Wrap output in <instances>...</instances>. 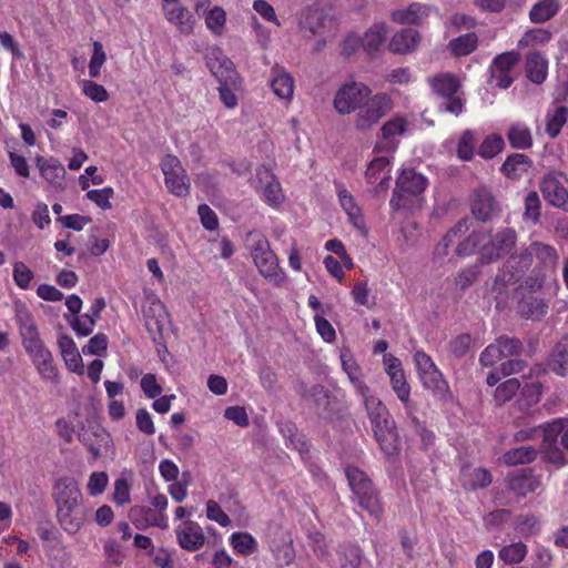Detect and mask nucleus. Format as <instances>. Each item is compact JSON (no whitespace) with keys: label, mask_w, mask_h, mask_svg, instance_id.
<instances>
[{"label":"nucleus","mask_w":568,"mask_h":568,"mask_svg":"<svg viewBox=\"0 0 568 568\" xmlns=\"http://www.w3.org/2000/svg\"><path fill=\"white\" fill-rule=\"evenodd\" d=\"M52 498L61 527L70 535L77 534L85 521V514L80 508L82 493L78 481L68 476L58 478L53 484Z\"/></svg>","instance_id":"1"},{"label":"nucleus","mask_w":568,"mask_h":568,"mask_svg":"<svg viewBox=\"0 0 568 568\" xmlns=\"http://www.w3.org/2000/svg\"><path fill=\"white\" fill-rule=\"evenodd\" d=\"M532 255L537 257L544 268L555 270L558 262V254L555 247L545 243L532 242L528 248L516 251L506 261L504 267L496 276V287L499 292L503 286H506L505 281L507 276H509V281L513 278L518 280L520 274L529 268L532 263Z\"/></svg>","instance_id":"2"},{"label":"nucleus","mask_w":568,"mask_h":568,"mask_svg":"<svg viewBox=\"0 0 568 568\" xmlns=\"http://www.w3.org/2000/svg\"><path fill=\"white\" fill-rule=\"evenodd\" d=\"M540 434H542L540 450L544 458L549 463L562 465L565 455L561 447L568 450V415L555 418L542 427L521 429L516 433L515 439L527 440L537 438Z\"/></svg>","instance_id":"3"},{"label":"nucleus","mask_w":568,"mask_h":568,"mask_svg":"<svg viewBox=\"0 0 568 568\" xmlns=\"http://www.w3.org/2000/svg\"><path fill=\"white\" fill-rule=\"evenodd\" d=\"M357 392L364 398V404L371 420L374 437L381 449L388 456L394 455L398 450V436L395 423L390 417L388 409L367 387L357 383Z\"/></svg>","instance_id":"4"},{"label":"nucleus","mask_w":568,"mask_h":568,"mask_svg":"<svg viewBox=\"0 0 568 568\" xmlns=\"http://www.w3.org/2000/svg\"><path fill=\"white\" fill-rule=\"evenodd\" d=\"M516 242V233L511 229H505L494 237L490 235L475 232L466 239L465 243L458 244L456 254L467 256L479 253L483 258L491 261L508 252Z\"/></svg>","instance_id":"5"},{"label":"nucleus","mask_w":568,"mask_h":568,"mask_svg":"<svg viewBox=\"0 0 568 568\" xmlns=\"http://www.w3.org/2000/svg\"><path fill=\"white\" fill-rule=\"evenodd\" d=\"M428 184L427 179L413 169L402 171L396 180V187L390 200L394 210L409 211L420 209L424 202L423 193Z\"/></svg>","instance_id":"6"},{"label":"nucleus","mask_w":568,"mask_h":568,"mask_svg":"<svg viewBox=\"0 0 568 568\" xmlns=\"http://www.w3.org/2000/svg\"><path fill=\"white\" fill-rule=\"evenodd\" d=\"M250 253L260 275L266 282L275 287H283L286 284L287 275L281 267L280 260L265 236H255L250 246Z\"/></svg>","instance_id":"7"},{"label":"nucleus","mask_w":568,"mask_h":568,"mask_svg":"<svg viewBox=\"0 0 568 568\" xmlns=\"http://www.w3.org/2000/svg\"><path fill=\"white\" fill-rule=\"evenodd\" d=\"M390 108L386 94H372L366 85L357 84V126L371 125Z\"/></svg>","instance_id":"8"},{"label":"nucleus","mask_w":568,"mask_h":568,"mask_svg":"<svg viewBox=\"0 0 568 568\" xmlns=\"http://www.w3.org/2000/svg\"><path fill=\"white\" fill-rule=\"evenodd\" d=\"M414 362L424 387L442 399L449 398L448 384L433 359L426 353L417 351L414 355Z\"/></svg>","instance_id":"9"},{"label":"nucleus","mask_w":568,"mask_h":568,"mask_svg":"<svg viewBox=\"0 0 568 568\" xmlns=\"http://www.w3.org/2000/svg\"><path fill=\"white\" fill-rule=\"evenodd\" d=\"M160 165L168 191L179 197L187 196L191 184L181 161L175 155L166 154L162 158Z\"/></svg>","instance_id":"10"},{"label":"nucleus","mask_w":568,"mask_h":568,"mask_svg":"<svg viewBox=\"0 0 568 568\" xmlns=\"http://www.w3.org/2000/svg\"><path fill=\"white\" fill-rule=\"evenodd\" d=\"M525 272L520 274L518 280L513 278L509 281V276L506 277V286H503L501 291L496 287V281L493 285V291L496 294L495 298L497 305L507 304L510 294L513 295H526L538 292L545 283V274L539 271H532L524 282L519 283Z\"/></svg>","instance_id":"11"},{"label":"nucleus","mask_w":568,"mask_h":568,"mask_svg":"<svg viewBox=\"0 0 568 568\" xmlns=\"http://www.w3.org/2000/svg\"><path fill=\"white\" fill-rule=\"evenodd\" d=\"M142 313L145 326L152 334H161L170 324V314L166 306L153 292L145 293Z\"/></svg>","instance_id":"12"},{"label":"nucleus","mask_w":568,"mask_h":568,"mask_svg":"<svg viewBox=\"0 0 568 568\" xmlns=\"http://www.w3.org/2000/svg\"><path fill=\"white\" fill-rule=\"evenodd\" d=\"M519 61V54L509 51L497 55L489 68V83L499 89H507L514 82V68Z\"/></svg>","instance_id":"13"},{"label":"nucleus","mask_w":568,"mask_h":568,"mask_svg":"<svg viewBox=\"0 0 568 568\" xmlns=\"http://www.w3.org/2000/svg\"><path fill=\"white\" fill-rule=\"evenodd\" d=\"M252 184L261 190L265 202L271 206H278L284 201V193L280 182L276 180L272 171L266 166L256 169Z\"/></svg>","instance_id":"14"},{"label":"nucleus","mask_w":568,"mask_h":568,"mask_svg":"<svg viewBox=\"0 0 568 568\" xmlns=\"http://www.w3.org/2000/svg\"><path fill=\"white\" fill-rule=\"evenodd\" d=\"M18 322L22 345L30 359H33L49 349L41 341L36 323L28 312L20 313L18 315Z\"/></svg>","instance_id":"15"},{"label":"nucleus","mask_w":568,"mask_h":568,"mask_svg":"<svg viewBox=\"0 0 568 568\" xmlns=\"http://www.w3.org/2000/svg\"><path fill=\"white\" fill-rule=\"evenodd\" d=\"M18 322L22 345L30 359H33L49 349L41 341L36 323L28 312L20 313L18 315Z\"/></svg>","instance_id":"16"},{"label":"nucleus","mask_w":568,"mask_h":568,"mask_svg":"<svg viewBox=\"0 0 568 568\" xmlns=\"http://www.w3.org/2000/svg\"><path fill=\"white\" fill-rule=\"evenodd\" d=\"M519 351L520 343L517 339L500 337L481 352L479 361L484 366H494L498 362L518 354Z\"/></svg>","instance_id":"17"},{"label":"nucleus","mask_w":568,"mask_h":568,"mask_svg":"<svg viewBox=\"0 0 568 568\" xmlns=\"http://www.w3.org/2000/svg\"><path fill=\"white\" fill-rule=\"evenodd\" d=\"M207 67L220 84H240L233 62L220 49H213L207 55Z\"/></svg>","instance_id":"18"},{"label":"nucleus","mask_w":568,"mask_h":568,"mask_svg":"<svg viewBox=\"0 0 568 568\" xmlns=\"http://www.w3.org/2000/svg\"><path fill=\"white\" fill-rule=\"evenodd\" d=\"M162 10L165 19L174 24L181 33L190 34L193 32L195 19L179 0H163Z\"/></svg>","instance_id":"19"},{"label":"nucleus","mask_w":568,"mask_h":568,"mask_svg":"<svg viewBox=\"0 0 568 568\" xmlns=\"http://www.w3.org/2000/svg\"><path fill=\"white\" fill-rule=\"evenodd\" d=\"M357 504L371 516H378L382 511V503L372 480L357 470Z\"/></svg>","instance_id":"20"},{"label":"nucleus","mask_w":568,"mask_h":568,"mask_svg":"<svg viewBox=\"0 0 568 568\" xmlns=\"http://www.w3.org/2000/svg\"><path fill=\"white\" fill-rule=\"evenodd\" d=\"M366 179L375 192L387 190L392 180V161L389 155L376 156L369 163Z\"/></svg>","instance_id":"21"},{"label":"nucleus","mask_w":568,"mask_h":568,"mask_svg":"<svg viewBox=\"0 0 568 568\" xmlns=\"http://www.w3.org/2000/svg\"><path fill=\"white\" fill-rule=\"evenodd\" d=\"M407 122L403 116H395L387 121L381 130V138L376 144L377 151L394 152L399 138L406 132Z\"/></svg>","instance_id":"22"},{"label":"nucleus","mask_w":568,"mask_h":568,"mask_svg":"<svg viewBox=\"0 0 568 568\" xmlns=\"http://www.w3.org/2000/svg\"><path fill=\"white\" fill-rule=\"evenodd\" d=\"M179 545L189 551L200 549L205 542V536L201 526L195 521H184L176 528Z\"/></svg>","instance_id":"23"},{"label":"nucleus","mask_w":568,"mask_h":568,"mask_svg":"<svg viewBox=\"0 0 568 568\" xmlns=\"http://www.w3.org/2000/svg\"><path fill=\"white\" fill-rule=\"evenodd\" d=\"M270 85L273 93L282 101L291 102L294 94L295 81L293 75L281 67L271 70Z\"/></svg>","instance_id":"24"},{"label":"nucleus","mask_w":568,"mask_h":568,"mask_svg":"<svg viewBox=\"0 0 568 568\" xmlns=\"http://www.w3.org/2000/svg\"><path fill=\"white\" fill-rule=\"evenodd\" d=\"M36 166L43 180H45L50 185L54 187H62L65 178V169L58 159L53 156L44 158L37 155Z\"/></svg>","instance_id":"25"},{"label":"nucleus","mask_w":568,"mask_h":568,"mask_svg":"<svg viewBox=\"0 0 568 568\" xmlns=\"http://www.w3.org/2000/svg\"><path fill=\"white\" fill-rule=\"evenodd\" d=\"M58 346L67 368L72 373L83 375L84 364L78 346L72 337L68 335H61L58 339Z\"/></svg>","instance_id":"26"},{"label":"nucleus","mask_w":568,"mask_h":568,"mask_svg":"<svg viewBox=\"0 0 568 568\" xmlns=\"http://www.w3.org/2000/svg\"><path fill=\"white\" fill-rule=\"evenodd\" d=\"M432 12V7L419 2H414L407 8L398 9L392 12V20L399 24H422Z\"/></svg>","instance_id":"27"},{"label":"nucleus","mask_w":568,"mask_h":568,"mask_svg":"<svg viewBox=\"0 0 568 568\" xmlns=\"http://www.w3.org/2000/svg\"><path fill=\"white\" fill-rule=\"evenodd\" d=\"M468 231V223L466 220L459 221L453 229H450L447 234L442 239V241L438 243L434 251V257L437 261H443L445 257L448 256L450 248L460 243H465V241H462V237L466 234ZM457 247H455L456 250Z\"/></svg>","instance_id":"28"},{"label":"nucleus","mask_w":568,"mask_h":568,"mask_svg":"<svg viewBox=\"0 0 568 568\" xmlns=\"http://www.w3.org/2000/svg\"><path fill=\"white\" fill-rule=\"evenodd\" d=\"M541 192L550 204L564 209L568 206V191L555 175L545 176L541 183Z\"/></svg>","instance_id":"29"},{"label":"nucleus","mask_w":568,"mask_h":568,"mask_svg":"<svg viewBox=\"0 0 568 568\" xmlns=\"http://www.w3.org/2000/svg\"><path fill=\"white\" fill-rule=\"evenodd\" d=\"M548 367L558 376H568V334L555 344L548 357Z\"/></svg>","instance_id":"30"},{"label":"nucleus","mask_w":568,"mask_h":568,"mask_svg":"<svg viewBox=\"0 0 568 568\" xmlns=\"http://www.w3.org/2000/svg\"><path fill=\"white\" fill-rule=\"evenodd\" d=\"M419 41L420 34L417 30L403 29L392 37L388 49L394 53L406 54L414 51Z\"/></svg>","instance_id":"31"},{"label":"nucleus","mask_w":568,"mask_h":568,"mask_svg":"<svg viewBox=\"0 0 568 568\" xmlns=\"http://www.w3.org/2000/svg\"><path fill=\"white\" fill-rule=\"evenodd\" d=\"M518 303V312L526 318H539L547 312V304L534 294L513 295Z\"/></svg>","instance_id":"32"},{"label":"nucleus","mask_w":568,"mask_h":568,"mask_svg":"<svg viewBox=\"0 0 568 568\" xmlns=\"http://www.w3.org/2000/svg\"><path fill=\"white\" fill-rule=\"evenodd\" d=\"M471 212L477 220L487 221L489 220L496 212L497 205L487 190H478L473 199L471 203Z\"/></svg>","instance_id":"33"},{"label":"nucleus","mask_w":568,"mask_h":568,"mask_svg":"<svg viewBox=\"0 0 568 568\" xmlns=\"http://www.w3.org/2000/svg\"><path fill=\"white\" fill-rule=\"evenodd\" d=\"M540 486V479L527 471H518L508 477V487L518 496L534 493Z\"/></svg>","instance_id":"34"},{"label":"nucleus","mask_w":568,"mask_h":568,"mask_svg":"<svg viewBox=\"0 0 568 568\" xmlns=\"http://www.w3.org/2000/svg\"><path fill=\"white\" fill-rule=\"evenodd\" d=\"M429 85L436 94L452 98L460 88V81L450 73H440L429 80Z\"/></svg>","instance_id":"35"},{"label":"nucleus","mask_w":568,"mask_h":568,"mask_svg":"<svg viewBox=\"0 0 568 568\" xmlns=\"http://www.w3.org/2000/svg\"><path fill=\"white\" fill-rule=\"evenodd\" d=\"M206 29L214 36H222L226 30L227 13L221 6H213L202 16Z\"/></svg>","instance_id":"36"},{"label":"nucleus","mask_w":568,"mask_h":568,"mask_svg":"<svg viewBox=\"0 0 568 568\" xmlns=\"http://www.w3.org/2000/svg\"><path fill=\"white\" fill-rule=\"evenodd\" d=\"M229 542L234 552L241 556H250L258 549L256 538L247 531L233 532L229 538Z\"/></svg>","instance_id":"37"},{"label":"nucleus","mask_w":568,"mask_h":568,"mask_svg":"<svg viewBox=\"0 0 568 568\" xmlns=\"http://www.w3.org/2000/svg\"><path fill=\"white\" fill-rule=\"evenodd\" d=\"M568 119V109L564 105L549 108L546 114L545 130L550 138H556Z\"/></svg>","instance_id":"38"},{"label":"nucleus","mask_w":568,"mask_h":568,"mask_svg":"<svg viewBox=\"0 0 568 568\" xmlns=\"http://www.w3.org/2000/svg\"><path fill=\"white\" fill-rule=\"evenodd\" d=\"M531 166L530 160L525 154H513L506 159L501 166L503 173L509 179H519Z\"/></svg>","instance_id":"39"},{"label":"nucleus","mask_w":568,"mask_h":568,"mask_svg":"<svg viewBox=\"0 0 568 568\" xmlns=\"http://www.w3.org/2000/svg\"><path fill=\"white\" fill-rule=\"evenodd\" d=\"M560 9L558 0H539L529 12V18L534 23H544L550 20Z\"/></svg>","instance_id":"40"},{"label":"nucleus","mask_w":568,"mask_h":568,"mask_svg":"<svg viewBox=\"0 0 568 568\" xmlns=\"http://www.w3.org/2000/svg\"><path fill=\"white\" fill-rule=\"evenodd\" d=\"M334 106L341 114H348L355 109V83L349 82L339 88L334 99Z\"/></svg>","instance_id":"41"},{"label":"nucleus","mask_w":568,"mask_h":568,"mask_svg":"<svg viewBox=\"0 0 568 568\" xmlns=\"http://www.w3.org/2000/svg\"><path fill=\"white\" fill-rule=\"evenodd\" d=\"M386 33L387 29L385 23H376L371 27L362 40L364 50L369 54L377 52L384 42Z\"/></svg>","instance_id":"42"},{"label":"nucleus","mask_w":568,"mask_h":568,"mask_svg":"<svg viewBox=\"0 0 568 568\" xmlns=\"http://www.w3.org/2000/svg\"><path fill=\"white\" fill-rule=\"evenodd\" d=\"M462 479L466 487L484 488L491 483V475L485 468H464Z\"/></svg>","instance_id":"43"},{"label":"nucleus","mask_w":568,"mask_h":568,"mask_svg":"<svg viewBox=\"0 0 568 568\" xmlns=\"http://www.w3.org/2000/svg\"><path fill=\"white\" fill-rule=\"evenodd\" d=\"M527 75L535 83L545 81L548 70V61L539 53H532L527 59Z\"/></svg>","instance_id":"44"},{"label":"nucleus","mask_w":568,"mask_h":568,"mask_svg":"<svg viewBox=\"0 0 568 568\" xmlns=\"http://www.w3.org/2000/svg\"><path fill=\"white\" fill-rule=\"evenodd\" d=\"M537 450L531 446H520L504 454V463L509 466L529 464L537 458Z\"/></svg>","instance_id":"45"},{"label":"nucleus","mask_w":568,"mask_h":568,"mask_svg":"<svg viewBox=\"0 0 568 568\" xmlns=\"http://www.w3.org/2000/svg\"><path fill=\"white\" fill-rule=\"evenodd\" d=\"M132 478L131 474H123L113 483L112 500L118 506H124L131 503Z\"/></svg>","instance_id":"46"},{"label":"nucleus","mask_w":568,"mask_h":568,"mask_svg":"<svg viewBox=\"0 0 568 568\" xmlns=\"http://www.w3.org/2000/svg\"><path fill=\"white\" fill-rule=\"evenodd\" d=\"M527 552V546L523 541H516L501 547L498 551V558L505 565H515L521 562Z\"/></svg>","instance_id":"47"},{"label":"nucleus","mask_w":568,"mask_h":568,"mask_svg":"<svg viewBox=\"0 0 568 568\" xmlns=\"http://www.w3.org/2000/svg\"><path fill=\"white\" fill-rule=\"evenodd\" d=\"M508 140L515 149H529L532 145V136L529 128L523 123L514 124L508 131Z\"/></svg>","instance_id":"48"},{"label":"nucleus","mask_w":568,"mask_h":568,"mask_svg":"<svg viewBox=\"0 0 568 568\" xmlns=\"http://www.w3.org/2000/svg\"><path fill=\"white\" fill-rule=\"evenodd\" d=\"M478 44V38L475 33H466L458 38L453 39L449 42V49L454 55H467L470 54Z\"/></svg>","instance_id":"49"},{"label":"nucleus","mask_w":568,"mask_h":568,"mask_svg":"<svg viewBox=\"0 0 568 568\" xmlns=\"http://www.w3.org/2000/svg\"><path fill=\"white\" fill-rule=\"evenodd\" d=\"M106 62V53L101 42L94 41L92 43V54L89 61L88 70L91 79L101 75V69Z\"/></svg>","instance_id":"50"},{"label":"nucleus","mask_w":568,"mask_h":568,"mask_svg":"<svg viewBox=\"0 0 568 568\" xmlns=\"http://www.w3.org/2000/svg\"><path fill=\"white\" fill-rule=\"evenodd\" d=\"M113 195L114 190L111 186H105L103 189L89 190L85 197L101 210L108 211L112 207L111 199Z\"/></svg>","instance_id":"51"},{"label":"nucleus","mask_w":568,"mask_h":568,"mask_svg":"<svg viewBox=\"0 0 568 568\" xmlns=\"http://www.w3.org/2000/svg\"><path fill=\"white\" fill-rule=\"evenodd\" d=\"M523 368L524 363L519 359H509L507 362H504L500 367L501 374H499L498 371H491L487 376V384L489 386H494L500 381L501 375L507 376L511 374H517L520 373Z\"/></svg>","instance_id":"52"},{"label":"nucleus","mask_w":568,"mask_h":568,"mask_svg":"<svg viewBox=\"0 0 568 568\" xmlns=\"http://www.w3.org/2000/svg\"><path fill=\"white\" fill-rule=\"evenodd\" d=\"M81 91L88 99L97 103L105 102L110 98L106 89L92 80L82 81Z\"/></svg>","instance_id":"53"},{"label":"nucleus","mask_w":568,"mask_h":568,"mask_svg":"<svg viewBox=\"0 0 568 568\" xmlns=\"http://www.w3.org/2000/svg\"><path fill=\"white\" fill-rule=\"evenodd\" d=\"M504 140L498 134L488 135L480 144L478 153L485 159H491L501 152Z\"/></svg>","instance_id":"54"},{"label":"nucleus","mask_w":568,"mask_h":568,"mask_svg":"<svg viewBox=\"0 0 568 568\" xmlns=\"http://www.w3.org/2000/svg\"><path fill=\"white\" fill-rule=\"evenodd\" d=\"M392 389L396 394L397 398L407 406L409 403L410 387L407 383L405 372L394 375L389 378Z\"/></svg>","instance_id":"55"},{"label":"nucleus","mask_w":568,"mask_h":568,"mask_svg":"<svg viewBox=\"0 0 568 568\" xmlns=\"http://www.w3.org/2000/svg\"><path fill=\"white\" fill-rule=\"evenodd\" d=\"M205 514L209 520L214 521L222 527H229L231 525L229 515L222 509L217 501L213 499L206 501Z\"/></svg>","instance_id":"56"},{"label":"nucleus","mask_w":568,"mask_h":568,"mask_svg":"<svg viewBox=\"0 0 568 568\" xmlns=\"http://www.w3.org/2000/svg\"><path fill=\"white\" fill-rule=\"evenodd\" d=\"M12 275L21 290H28L34 278V273L23 262L14 263Z\"/></svg>","instance_id":"57"},{"label":"nucleus","mask_w":568,"mask_h":568,"mask_svg":"<svg viewBox=\"0 0 568 568\" xmlns=\"http://www.w3.org/2000/svg\"><path fill=\"white\" fill-rule=\"evenodd\" d=\"M109 484V476L105 471H93L87 483V490L90 496L103 494Z\"/></svg>","instance_id":"58"},{"label":"nucleus","mask_w":568,"mask_h":568,"mask_svg":"<svg viewBox=\"0 0 568 568\" xmlns=\"http://www.w3.org/2000/svg\"><path fill=\"white\" fill-rule=\"evenodd\" d=\"M108 349V337L104 334H97L91 337L85 346L82 347V353L90 356H104Z\"/></svg>","instance_id":"59"},{"label":"nucleus","mask_w":568,"mask_h":568,"mask_svg":"<svg viewBox=\"0 0 568 568\" xmlns=\"http://www.w3.org/2000/svg\"><path fill=\"white\" fill-rule=\"evenodd\" d=\"M520 387V383L517 378H509L500 384L495 390V399L498 403H505L511 399Z\"/></svg>","instance_id":"60"},{"label":"nucleus","mask_w":568,"mask_h":568,"mask_svg":"<svg viewBox=\"0 0 568 568\" xmlns=\"http://www.w3.org/2000/svg\"><path fill=\"white\" fill-rule=\"evenodd\" d=\"M475 135L471 131H465L457 145V155L463 161H468L474 155Z\"/></svg>","instance_id":"61"},{"label":"nucleus","mask_w":568,"mask_h":568,"mask_svg":"<svg viewBox=\"0 0 568 568\" xmlns=\"http://www.w3.org/2000/svg\"><path fill=\"white\" fill-rule=\"evenodd\" d=\"M551 33L545 29H534L526 32L518 41L519 47L539 45L548 42Z\"/></svg>","instance_id":"62"},{"label":"nucleus","mask_w":568,"mask_h":568,"mask_svg":"<svg viewBox=\"0 0 568 568\" xmlns=\"http://www.w3.org/2000/svg\"><path fill=\"white\" fill-rule=\"evenodd\" d=\"M253 10L266 22H270L276 27H281V21L278 20L274 7L268 3L266 0H254Z\"/></svg>","instance_id":"63"},{"label":"nucleus","mask_w":568,"mask_h":568,"mask_svg":"<svg viewBox=\"0 0 568 568\" xmlns=\"http://www.w3.org/2000/svg\"><path fill=\"white\" fill-rule=\"evenodd\" d=\"M327 312L315 313L314 322L317 333L321 335L324 342L332 343L336 337L333 325L325 318Z\"/></svg>","instance_id":"64"}]
</instances>
